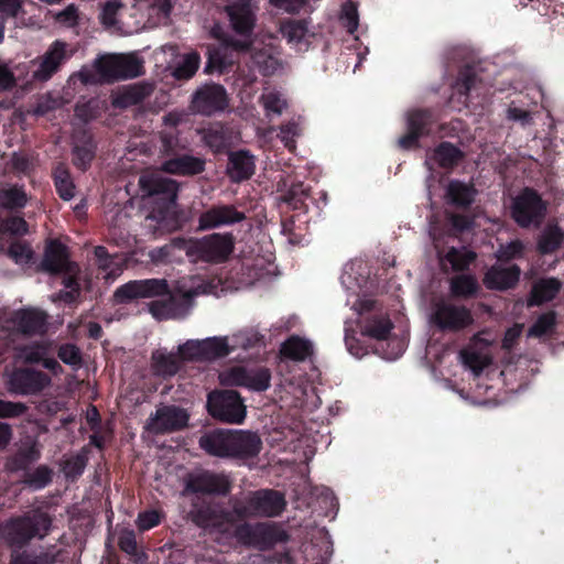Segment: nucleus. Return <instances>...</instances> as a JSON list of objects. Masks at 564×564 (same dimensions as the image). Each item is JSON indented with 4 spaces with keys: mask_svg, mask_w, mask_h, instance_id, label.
Wrapping results in <instances>:
<instances>
[{
    "mask_svg": "<svg viewBox=\"0 0 564 564\" xmlns=\"http://www.w3.org/2000/svg\"><path fill=\"white\" fill-rule=\"evenodd\" d=\"M435 248L438 249V246L435 243ZM441 264L446 268L447 264L453 270H463L465 269L470 262H473L476 258V254L466 249V248H451L444 256H442L441 251L437 250Z\"/></svg>",
    "mask_w": 564,
    "mask_h": 564,
    "instance_id": "33",
    "label": "nucleus"
},
{
    "mask_svg": "<svg viewBox=\"0 0 564 564\" xmlns=\"http://www.w3.org/2000/svg\"><path fill=\"white\" fill-rule=\"evenodd\" d=\"M205 162L192 155L171 158L162 163V171L170 174L192 175L204 170Z\"/></svg>",
    "mask_w": 564,
    "mask_h": 564,
    "instance_id": "26",
    "label": "nucleus"
},
{
    "mask_svg": "<svg viewBox=\"0 0 564 564\" xmlns=\"http://www.w3.org/2000/svg\"><path fill=\"white\" fill-rule=\"evenodd\" d=\"M95 256L98 259L99 268L105 272L104 278L106 280H113L122 272L121 267L118 263H115L105 247H96Z\"/></svg>",
    "mask_w": 564,
    "mask_h": 564,
    "instance_id": "42",
    "label": "nucleus"
},
{
    "mask_svg": "<svg viewBox=\"0 0 564 564\" xmlns=\"http://www.w3.org/2000/svg\"><path fill=\"white\" fill-rule=\"evenodd\" d=\"M285 506L283 496L278 491L261 490L253 492L235 503V513L239 519L249 517H275Z\"/></svg>",
    "mask_w": 564,
    "mask_h": 564,
    "instance_id": "8",
    "label": "nucleus"
},
{
    "mask_svg": "<svg viewBox=\"0 0 564 564\" xmlns=\"http://www.w3.org/2000/svg\"><path fill=\"white\" fill-rule=\"evenodd\" d=\"M50 354V346L45 343H37L21 347L18 351V358L26 364L41 362Z\"/></svg>",
    "mask_w": 564,
    "mask_h": 564,
    "instance_id": "40",
    "label": "nucleus"
},
{
    "mask_svg": "<svg viewBox=\"0 0 564 564\" xmlns=\"http://www.w3.org/2000/svg\"><path fill=\"white\" fill-rule=\"evenodd\" d=\"M141 297H156L165 295L166 300L151 302L149 308L156 319L178 318L184 316L189 308V301L197 294L206 293V289H178L175 294H167L165 280L151 279L139 281Z\"/></svg>",
    "mask_w": 564,
    "mask_h": 564,
    "instance_id": "3",
    "label": "nucleus"
},
{
    "mask_svg": "<svg viewBox=\"0 0 564 564\" xmlns=\"http://www.w3.org/2000/svg\"><path fill=\"white\" fill-rule=\"evenodd\" d=\"M200 57L197 53L191 52L183 56L182 62L175 67L173 76L177 79L191 78L199 67Z\"/></svg>",
    "mask_w": 564,
    "mask_h": 564,
    "instance_id": "41",
    "label": "nucleus"
},
{
    "mask_svg": "<svg viewBox=\"0 0 564 564\" xmlns=\"http://www.w3.org/2000/svg\"><path fill=\"white\" fill-rule=\"evenodd\" d=\"M229 161L228 173L236 182L249 178L254 172V161L248 152L230 153Z\"/></svg>",
    "mask_w": 564,
    "mask_h": 564,
    "instance_id": "28",
    "label": "nucleus"
},
{
    "mask_svg": "<svg viewBox=\"0 0 564 564\" xmlns=\"http://www.w3.org/2000/svg\"><path fill=\"white\" fill-rule=\"evenodd\" d=\"M139 281H130L120 288H118L115 292V299L118 302H126L133 299L141 297Z\"/></svg>",
    "mask_w": 564,
    "mask_h": 564,
    "instance_id": "57",
    "label": "nucleus"
},
{
    "mask_svg": "<svg viewBox=\"0 0 564 564\" xmlns=\"http://www.w3.org/2000/svg\"><path fill=\"white\" fill-rule=\"evenodd\" d=\"M199 341L204 360L224 357L231 351L229 337H212Z\"/></svg>",
    "mask_w": 564,
    "mask_h": 564,
    "instance_id": "35",
    "label": "nucleus"
},
{
    "mask_svg": "<svg viewBox=\"0 0 564 564\" xmlns=\"http://www.w3.org/2000/svg\"><path fill=\"white\" fill-rule=\"evenodd\" d=\"M152 90L153 86L147 83L129 85L116 94L112 104L119 108L134 106L147 98Z\"/></svg>",
    "mask_w": 564,
    "mask_h": 564,
    "instance_id": "27",
    "label": "nucleus"
},
{
    "mask_svg": "<svg viewBox=\"0 0 564 564\" xmlns=\"http://www.w3.org/2000/svg\"><path fill=\"white\" fill-rule=\"evenodd\" d=\"M23 69L22 65L15 66L13 69L10 63L0 58V93L11 90L15 87L20 74L17 75L15 70Z\"/></svg>",
    "mask_w": 564,
    "mask_h": 564,
    "instance_id": "46",
    "label": "nucleus"
},
{
    "mask_svg": "<svg viewBox=\"0 0 564 564\" xmlns=\"http://www.w3.org/2000/svg\"><path fill=\"white\" fill-rule=\"evenodd\" d=\"M142 74V63L134 54H109L95 61L91 68L84 67L78 77L84 84L113 82Z\"/></svg>",
    "mask_w": 564,
    "mask_h": 564,
    "instance_id": "4",
    "label": "nucleus"
},
{
    "mask_svg": "<svg viewBox=\"0 0 564 564\" xmlns=\"http://www.w3.org/2000/svg\"><path fill=\"white\" fill-rule=\"evenodd\" d=\"M313 344L305 338L292 336L281 346V355L295 360L303 361L313 354Z\"/></svg>",
    "mask_w": 564,
    "mask_h": 564,
    "instance_id": "29",
    "label": "nucleus"
},
{
    "mask_svg": "<svg viewBox=\"0 0 564 564\" xmlns=\"http://www.w3.org/2000/svg\"><path fill=\"white\" fill-rule=\"evenodd\" d=\"M496 343V336L488 330H482L474 336L470 345L460 352L464 366L474 376H479L482 370L491 364V356L484 351Z\"/></svg>",
    "mask_w": 564,
    "mask_h": 564,
    "instance_id": "14",
    "label": "nucleus"
},
{
    "mask_svg": "<svg viewBox=\"0 0 564 564\" xmlns=\"http://www.w3.org/2000/svg\"><path fill=\"white\" fill-rule=\"evenodd\" d=\"M54 175L55 186L59 196L65 200L73 198L75 186L69 177L68 172L63 167H57Z\"/></svg>",
    "mask_w": 564,
    "mask_h": 564,
    "instance_id": "48",
    "label": "nucleus"
},
{
    "mask_svg": "<svg viewBox=\"0 0 564 564\" xmlns=\"http://www.w3.org/2000/svg\"><path fill=\"white\" fill-rule=\"evenodd\" d=\"M42 269L50 273L65 272L67 278L64 279L63 283L67 291L53 296L52 300H57L72 303L76 300L79 294V288L75 280L77 268L74 263L68 261V254L65 246L59 242H51L46 250L42 261Z\"/></svg>",
    "mask_w": 564,
    "mask_h": 564,
    "instance_id": "6",
    "label": "nucleus"
},
{
    "mask_svg": "<svg viewBox=\"0 0 564 564\" xmlns=\"http://www.w3.org/2000/svg\"><path fill=\"white\" fill-rule=\"evenodd\" d=\"M140 9L150 10L149 15L153 24L165 22L172 8L171 0H138Z\"/></svg>",
    "mask_w": 564,
    "mask_h": 564,
    "instance_id": "36",
    "label": "nucleus"
},
{
    "mask_svg": "<svg viewBox=\"0 0 564 564\" xmlns=\"http://www.w3.org/2000/svg\"><path fill=\"white\" fill-rule=\"evenodd\" d=\"M188 413L174 405L160 406L155 413L150 416L147 429L155 434L173 432L187 425Z\"/></svg>",
    "mask_w": 564,
    "mask_h": 564,
    "instance_id": "15",
    "label": "nucleus"
},
{
    "mask_svg": "<svg viewBox=\"0 0 564 564\" xmlns=\"http://www.w3.org/2000/svg\"><path fill=\"white\" fill-rule=\"evenodd\" d=\"M271 373L267 368L234 367L219 373L223 386L245 387L254 391H264L270 387Z\"/></svg>",
    "mask_w": 564,
    "mask_h": 564,
    "instance_id": "13",
    "label": "nucleus"
},
{
    "mask_svg": "<svg viewBox=\"0 0 564 564\" xmlns=\"http://www.w3.org/2000/svg\"><path fill=\"white\" fill-rule=\"evenodd\" d=\"M426 119L427 113L419 110L412 111L408 115L409 133L399 139L401 148L408 149L414 144L426 122Z\"/></svg>",
    "mask_w": 564,
    "mask_h": 564,
    "instance_id": "34",
    "label": "nucleus"
},
{
    "mask_svg": "<svg viewBox=\"0 0 564 564\" xmlns=\"http://www.w3.org/2000/svg\"><path fill=\"white\" fill-rule=\"evenodd\" d=\"M229 481L226 476L213 475L209 473H198L191 475L186 484L185 492L203 494H227L229 491Z\"/></svg>",
    "mask_w": 564,
    "mask_h": 564,
    "instance_id": "19",
    "label": "nucleus"
},
{
    "mask_svg": "<svg viewBox=\"0 0 564 564\" xmlns=\"http://www.w3.org/2000/svg\"><path fill=\"white\" fill-rule=\"evenodd\" d=\"M122 4L118 1L107 2L102 9L100 19L102 24L112 26L117 23V15L121 10Z\"/></svg>",
    "mask_w": 564,
    "mask_h": 564,
    "instance_id": "60",
    "label": "nucleus"
},
{
    "mask_svg": "<svg viewBox=\"0 0 564 564\" xmlns=\"http://www.w3.org/2000/svg\"><path fill=\"white\" fill-rule=\"evenodd\" d=\"M447 196L453 204L467 206L474 200L475 189L467 184L453 181L447 186Z\"/></svg>",
    "mask_w": 564,
    "mask_h": 564,
    "instance_id": "37",
    "label": "nucleus"
},
{
    "mask_svg": "<svg viewBox=\"0 0 564 564\" xmlns=\"http://www.w3.org/2000/svg\"><path fill=\"white\" fill-rule=\"evenodd\" d=\"M199 446L209 455L230 457V431H214L199 438Z\"/></svg>",
    "mask_w": 564,
    "mask_h": 564,
    "instance_id": "25",
    "label": "nucleus"
},
{
    "mask_svg": "<svg viewBox=\"0 0 564 564\" xmlns=\"http://www.w3.org/2000/svg\"><path fill=\"white\" fill-rule=\"evenodd\" d=\"M261 449V440L256 433L230 431V457H249Z\"/></svg>",
    "mask_w": 564,
    "mask_h": 564,
    "instance_id": "21",
    "label": "nucleus"
},
{
    "mask_svg": "<svg viewBox=\"0 0 564 564\" xmlns=\"http://www.w3.org/2000/svg\"><path fill=\"white\" fill-rule=\"evenodd\" d=\"M511 212L519 226H536L545 216L546 205L534 191L525 188L513 199Z\"/></svg>",
    "mask_w": 564,
    "mask_h": 564,
    "instance_id": "12",
    "label": "nucleus"
},
{
    "mask_svg": "<svg viewBox=\"0 0 564 564\" xmlns=\"http://www.w3.org/2000/svg\"><path fill=\"white\" fill-rule=\"evenodd\" d=\"M391 323L387 318H378L370 321L361 329L364 336H368L375 339H384L391 330Z\"/></svg>",
    "mask_w": 564,
    "mask_h": 564,
    "instance_id": "47",
    "label": "nucleus"
},
{
    "mask_svg": "<svg viewBox=\"0 0 564 564\" xmlns=\"http://www.w3.org/2000/svg\"><path fill=\"white\" fill-rule=\"evenodd\" d=\"M185 254L194 262H223L234 250L231 235L213 234L199 240L181 242Z\"/></svg>",
    "mask_w": 564,
    "mask_h": 564,
    "instance_id": "7",
    "label": "nucleus"
},
{
    "mask_svg": "<svg viewBox=\"0 0 564 564\" xmlns=\"http://www.w3.org/2000/svg\"><path fill=\"white\" fill-rule=\"evenodd\" d=\"M210 415L223 422L240 424L246 417V405L236 391H215L208 394Z\"/></svg>",
    "mask_w": 564,
    "mask_h": 564,
    "instance_id": "9",
    "label": "nucleus"
},
{
    "mask_svg": "<svg viewBox=\"0 0 564 564\" xmlns=\"http://www.w3.org/2000/svg\"><path fill=\"white\" fill-rule=\"evenodd\" d=\"M340 22L349 33H354L359 25L357 7L352 2H346L341 7Z\"/></svg>",
    "mask_w": 564,
    "mask_h": 564,
    "instance_id": "53",
    "label": "nucleus"
},
{
    "mask_svg": "<svg viewBox=\"0 0 564 564\" xmlns=\"http://www.w3.org/2000/svg\"><path fill=\"white\" fill-rule=\"evenodd\" d=\"M22 9L21 0H0V18L3 22L4 19L15 18Z\"/></svg>",
    "mask_w": 564,
    "mask_h": 564,
    "instance_id": "63",
    "label": "nucleus"
},
{
    "mask_svg": "<svg viewBox=\"0 0 564 564\" xmlns=\"http://www.w3.org/2000/svg\"><path fill=\"white\" fill-rule=\"evenodd\" d=\"M561 286V282L555 278H547L538 281L533 285L528 304L532 306L551 301L558 293Z\"/></svg>",
    "mask_w": 564,
    "mask_h": 564,
    "instance_id": "30",
    "label": "nucleus"
},
{
    "mask_svg": "<svg viewBox=\"0 0 564 564\" xmlns=\"http://www.w3.org/2000/svg\"><path fill=\"white\" fill-rule=\"evenodd\" d=\"M178 355L183 360H204L199 340H187L178 346Z\"/></svg>",
    "mask_w": 564,
    "mask_h": 564,
    "instance_id": "56",
    "label": "nucleus"
},
{
    "mask_svg": "<svg viewBox=\"0 0 564 564\" xmlns=\"http://www.w3.org/2000/svg\"><path fill=\"white\" fill-rule=\"evenodd\" d=\"M252 59L264 75L273 74L280 67L279 61L271 53L253 52Z\"/></svg>",
    "mask_w": 564,
    "mask_h": 564,
    "instance_id": "49",
    "label": "nucleus"
},
{
    "mask_svg": "<svg viewBox=\"0 0 564 564\" xmlns=\"http://www.w3.org/2000/svg\"><path fill=\"white\" fill-rule=\"evenodd\" d=\"M139 184L148 196H162V200L167 204H174L177 193V184L171 178L162 177L159 174L145 173L140 176Z\"/></svg>",
    "mask_w": 564,
    "mask_h": 564,
    "instance_id": "18",
    "label": "nucleus"
},
{
    "mask_svg": "<svg viewBox=\"0 0 564 564\" xmlns=\"http://www.w3.org/2000/svg\"><path fill=\"white\" fill-rule=\"evenodd\" d=\"M181 242H186V240L175 239L166 246L150 251L149 257L153 262H164L172 258L176 250L184 251Z\"/></svg>",
    "mask_w": 564,
    "mask_h": 564,
    "instance_id": "51",
    "label": "nucleus"
},
{
    "mask_svg": "<svg viewBox=\"0 0 564 564\" xmlns=\"http://www.w3.org/2000/svg\"><path fill=\"white\" fill-rule=\"evenodd\" d=\"M555 324V314L546 313L541 315L529 329V336L541 337L549 333Z\"/></svg>",
    "mask_w": 564,
    "mask_h": 564,
    "instance_id": "54",
    "label": "nucleus"
},
{
    "mask_svg": "<svg viewBox=\"0 0 564 564\" xmlns=\"http://www.w3.org/2000/svg\"><path fill=\"white\" fill-rule=\"evenodd\" d=\"M522 250H523L522 242L519 240H514V241L509 242L507 246H502L497 251V258L499 260H506V261L511 260V259H514V258L521 256Z\"/></svg>",
    "mask_w": 564,
    "mask_h": 564,
    "instance_id": "62",
    "label": "nucleus"
},
{
    "mask_svg": "<svg viewBox=\"0 0 564 564\" xmlns=\"http://www.w3.org/2000/svg\"><path fill=\"white\" fill-rule=\"evenodd\" d=\"M51 383V379L40 372L30 369H20L9 376L8 389L15 394H35Z\"/></svg>",
    "mask_w": 564,
    "mask_h": 564,
    "instance_id": "16",
    "label": "nucleus"
},
{
    "mask_svg": "<svg viewBox=\"0 0 564 564\" xmlns=\"http://www.w3.org/2000/svg\"><path fill=\"white\" fill-rule=\"evenodd\" d=\"M51 527V519L42 511L33 510L23 517L3 523L0 533L12 545H21L33 538H44Z\"/></svg>",
    "mask_w": 564,
    "mask_h": 564,
    "instance_id": "5",
    "label": "nucleus"
},
{
    "mask_svg": "<svg viewBox=\"0 0 564 564\" xmlns=\"http://www.w3.org/2000/svg\"><path fill=\"white\" fill-rule=\"evenodd\" d=\"M28 232V224L21 217H11L0 223V235L22 236Z\"/></svg>",
    "mask_w": 564,
    "mask_h": 564,
    "instance_id": "55",
    "label": "nucleus"
},
{
    "mask_svg": "<svg viewBox=\"0 0 564 564\" xmlns=\"http://www.w3.org/2000/svg\"><path fill=\"white\" fill-rule=\"evenodd\" d=\"M152 368L159 376L171 377L178 371L180 359L165 349H158L152 355Z\"/></svg>",
    "mask_w": 564,
    "mask_h": 564,
    "instance_id": "32",
    "label": "nucleus"
},
{
    "mask_svg": "<svg viewBox=\"0 0 564 564\" xmlns=\"http://www.w3.org/2000/svg\"><path fill=\"white\" fill-rule=\"evenodd\" d=\"M26 406L21 402L0 400V417H15L22 415ZM12 432L7 423L0 422V448L7 446L11 440Z\"/></svg>",
    "mask_w": 564,
    "mask_h": 564,
    "instance_id": "31",
    "label": "nucleus"
},
{
    "mask_svg": "<svg viewBox=\"0 0 564 564\" xmlns=\"http://www.w3.org/2000/svg\"><path fill=\"white\" fill-rule=\"evenodd\" d=\"M28 203L25 192L18 186H8L0 189V206L3 208H22Z\"/></svg>",
    "mask_w": 564,
    "mask_h": 564,
    "instance_id": "38",
    "label": "nucleus"
},
{
    "mask_svg": "<svg viewBox=\"0 0 564 564\" xmlns=\"http://www.w3.org/2000/svg\"><path fill=\"white\" fill-rule=\"evenodd\" d=\"M231 350L237 348L247 349L261 341L260 336L254 330H241L234 334L230 338Z\"/></svg>",
    "mask_w": 564,
    "mask_h": 564,
    "instance_id": "50",
    "label": "nucleus"
},
{
    "mask_svg": "<svg viewBox=\"0 0 564 564\" xmlns=\"http://www.w3.org/2000/svg\"><path fill=\"white\" fill-rule=\"evenodd\" d=\"M429 321L442 330L457 332L469 326L473 323V316L464 306L437 301L432 307Z\"/></svg>",
    "mask_w": 564,
    "mask_h": 564,
    "instance_id": "11",
    "label": "nucleus"
},
{
    "mask_svg": "<svg viewBox=\"0 0 564 564\" xmlns=\"http://www.w3.org/2000/svg\"><path fill=\"white\" fill-rule=\"evenodd\" d=\"M460 152L452 144L443 143L435 151L433 159L443 167H449L460 160Z\"/></svg>",
    "mask_w": 564,
    "mask_h": 564,
    "instance_id": "44",
    "label": "nucleus"
},
{
    "mask_svg": "<svg viewBox=\"0 0 564 564\" xmlns=\"http://www.w3.org/2000/svg\"><path fill=\"white\" fill-rule=\"evenodd\" d=\"M58 357L63 362L70 366H79L82 362L79 349L70 344L64 345L59 348Z\"/></svg>",
    "mask_w": 564,
    "mask_h": 564,
    "instance_id": "58",
    "label": "nucleus"
},
{
    "mask_svg": "<svg viewBox=\"0 0 564 564\" xmlns=\"http://www.w3.org/2000/svg\"><path fill=\"white\" fill-rule=\"evenodd\" d=\"M46 314L37 308L22 310L14 314L13 325L23 334L40 333L44 329Z\"/></svg>",
    "mask_w": 564,
    "mask_h": 564,
    "instance_id": "24",
    "label": "nucleus"
},
{
    "mask_svg": "<svg viewBox=\"0 0 564 564\" xmlns=\"http://www.w3.org/2000/svg\"><path fill=\"white\" fill-rule=\"evenodd\" d=\"M9 257L18 264L26 263L32 257V250L23 243H12L9 248Z\"/></svg>",
    "mask_w": 564,
    "mask_h": 564,
    "instance_id": "61",
    "label": "nucleus"
},
{
    "mask_svg": "<svg viewBox=\"0 0 564 564\" xmlns=\"http://www.w3.org/2000/svg\"><path fill=\"white\" fill-rule=\"evenodd\" d=\"M301 132V129L297 123L291 122L281 128V140L286 148L290 150H294V138L297 137Z\"/></svg>",
    "mask_w": 564,
    "mask_h": 564,
    "instance_id": "64",
    "label": "nucleus"
},
{
    "mask_svg": "<svg viewBox=\"0 0 564 564\" xmlns=\"http://www.w3.org/2000/svg\"><path fill=\"white\" fill-rule=\"evenodd\" d=\"M230 24L236 34L240 35L241 40L226 39L224 45L209 52L208 63L206 70L224 72L234 59L227 56L229 47L236 51H243L250 45V35L254 26V12L250 0H243L241 3H232L227 7Z\"/></svg>",
    "mask_w": 564,
    "mask_h": 564,
    "instance_id": "2",
    "label": "nucleus"
},
{
    "mask_svg": "<svg viewBox=\"0 0 564 564\" xmlns=\"http://www.w3.org/2000/svg\"><path fill=\"white\" fill-rule=\"evenodd\" d=\"M520 276V269L517 265L502 268L492 267L485 275L484 283L488 289L507 290L516 285Z\"/></svg>",
    "mask_w": 564,
    "mask_h": 564,
    "instance_id": "23",
    "label": "nucleus"
},
{
    "mask_svg": "<svg viewBox=\"0 0 564 564\" xmlns=\"http://www.w3.org/2000/svg\"><path fill=\"white\" fill-rule=\"evenodd\" d=\"M243 219V214L232 206H216L203 213L199 217V228L203 230L230 225Z\"/></svg>",
    "mask_w": 564,
    "mask_h": 564,
    "instance_id": "20",
    "label": "nucleus"
},
{
    "mask_svg": "<svg viewBox=\"0 0 564 564\" xmlns=\"http://www.w3.org/2000/svg\"><path fill=\"white\" fill-rule=\"evenodd\" d=\"M227 105L228 99L225 88L216 84L200 87L193 97V109L203 115L221 111Z\"/></svg>",
    "mask_w": 564,
    "mask_h": 564,
    "instance_id": "17",
    "label": "nucleus"
},
{
    "mask_svg": "<svg viewBox=\"0 0 564 564\" xmlns=\"http://www.w3.org/2000/svg\"><path fill=\"white\" fill-rule=\"evenodd\" d=\"M194 520L199 527L213 533H232L238 542L245 545L261 547L267 536L270 534V527L265 523H257L254 525L245 523L236 525L237 520L240 519L235 513V509L232 512H223L208 507L199 510Z\"/></svg>",
    "mask_w": 564,
    "mask_h": 564,
    "instance_id": "1",
    "label": "nucleus"
},
{
    "mask_svg": "<svg viewBox=\"0 0 564 564\" xmlns=\"http://www.w3.org/2000/svg\"><path fill=\"white\" fill-rule=\"evenodd\" d=\"M161 521V514L155 510H149L140 513L137 519V527L141 531L150 530Z\"/></svg>",
    "mask_w": 564,
    "mask_h": 564,
    "instance_id": "59",
    "label": "nucleus"
},
{
    "mask_svg": "<svg viewBox=\"0 0 564 564\" xmlns=\"http://www.w3.org/2000/svg\"><path fill=\"white\" fill-rule=\"evenodd\" d=\"M261 102L268 117L271 115L280 116L286 108V101L278 91L271 89L264 90L261 96Z\"/></svg>",
    "mask_w": 564,
    "mask_h": 564,
    "instance_id": "43",
    "label": "nucleus"
},
{
    "mask_svg": "<svg viewBox=\"0 0 564 564\" xmlns=\"http://www.w3.org/2000/svg\"><path fill=\"white\" fill-rule=\"evenodd\" d=\"M204 140L206 144L214 151L218 152L227 145V137L223 127H213L204 131Z\"/></svg>",
    "mask_w": 564,
    "mask_h": 564,
    "instance_id": "52",
    "label": "nucleus"
},
{
    "mask_svg": "<svg viewBox=\"0 0 564 564\" xmlns=\"http://www.w3.org/2000/svg\"><path fill=\"white\" fill-rule=\"evenodd\" d=\"M477 281L471 275H458L451 282V291L455 296H469L476 293Z\"/></svg>",
    "mask_w": 564,
    "mask_h": 564,
    "instance_id": "45",
    "label": "nucleus"
},
{
    "mask_svg": "<svg viewBox=\"0 0 564 564\" xmlns=\"http://www.w3.org/2000/svg\"><path fill=\"white\" fill-rule=\"evenodd\" d=\"M280 31L295 51L305 52L308 50L313 34L308 31L305 23L289 20L281 25Z\"/></svg>",
    "mask_w": 564,
    "mask_h": 564,
    "instance_id": "22",
    "label": "nucleus"
},
{
    "mask_svg": "<svg viewBox=\"0 0 564 564\" xmlns=\"http://www.w3.org/2000/svg\"><path fill=\"white\" fill-rule=\"evenodd\" d=\"M72 53L65 42L57 40L50 45L41 57L22 65V68L32 72V79L45 82L59 69L62 64L72 56Z\"/></svg>",
    "mask_w": 564,
    "mask_h": 564,
    "instance_id": "10",
    "label": "nucleus"
},
{
    "mask_svg": "<svg viewBox=\"0 0 564 564\" xmlns=\"http://www.w3.org/2000/svg\"><path fill=\"white\" fill-rule=\"evenodd\" d=\"M564 238L563 232L556 226L546 227L539 239V250L542 253H549L560 247Z\"/></svg>",
    "mask_w": 564,
    "mask_h": 564,
    "instance_id": "39",
    "label": "nucleus"
}]
</instances>
